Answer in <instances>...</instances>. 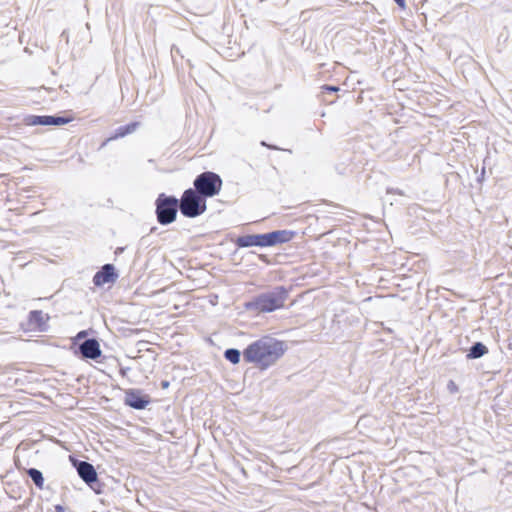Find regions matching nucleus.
Returning <instances> with one entry per match:
<instances>
[{
	"label": "nucleus",
	"mask_w": 512,
	"mask_h": 512,
	"mask_svg": "<svg viewBox=\"0 0 512 512\" xmlns=\"http://www.w3.org/2000/svg\"><path fill=\"white\" fill-rule=\"evenodd\" d=\"M489 352L488 347L481 341L474 342L467 350L466 359H480Z\"/></svg>",
	"instance_id": "ddd939ff"
},
{
	"label": "nucleus",
	"mask_w": 512,
	"mask_h": 512,
	"mask_svg": "<svg viewBox=\"0 0 512 512\" xmlns=\"http://www.w3.org/2000/svg\"><path fill=\"white\" fill-rule=\"evenodd\" d=\"M123 402L134 410H143L151 403V397L141 389L129 388L125 390Z\"/></svg>",
	"instance_id": "9d476101"
},
{
	"label": "nucleus",
	"mask_w": 512,
	"mask_h": 512,
	"mask_svg": "<svg viewBox=\"0 0 512 512\" xmlns=\"http://www.w3.org/2000/svg\"><path fill=\"white\" fill-rule=\"evenodd\" d=\"M335 171L339 175H346L348 172H350V164L346 162H341L335 165Z\"/></svg>",
	"instance_id": "a211bd4d"
},
{
	"label": "nucleus",
	"mask_w": 512,
	"mask_h": 512,
	"mask_svg": "<svg viewBox=\"0 0 512 512\" xmlns=\"http://www.w3.org/2000/svg\"><path fill=\"white\" fill-rule=\"evenodd\" d=\"M26 473L38 489H43L45 480L43 473L39 469L33 467L28 468Z\"/></svg>",
	"instance_id": "2eb2a0df"
},
{
	"label": "nucleus",
	"mask_w": 512,
	"mask_h": 512,
	"mask_svg": "<svg viewBox=\"0 0 512 512\" xmlns=\"http://www.w3.org/2000/svg\"><path fill=\"white\" fill-rule=\"evenodd\" d=\"M485 174H486L485 167H483L482 170H481L480 175L477 177V182L478 183H482L484 181Z\"/></svg>",
	"instance_id": "b1692460"
},
{
	"label": "nucleus",
	"mask_w": 512,
	"mask_h": 512,
	"mask_svg": "<svg viewBox=\"0 0 512 512\" xmlns=\"http://www.w3.org/2000/svg\"><path fill=\"white\" fill-rule=\"evenodd\" d=\"M178 201L180 213L186 218H197L207 210V198L193 187L185 189Z\"/></svg>",
	"instance_id": "20e7f679"
},
{
	"label": "nucleus",
	"mask_w": 512,
	"mask_h": 512,
	"mask_svg": "<svg viewBox=\"0 0 512 512\" xmlns=\"http://www.w3.org/2000/svg\"><path fill=\"white\" fill-rule=\"evenodd\" d=\"M154 204L156 219L160 225L167 226L176 221L180 211V203L176 196L162 192L158 194Z\"/></svg>",
	"instance_id": "39448f33"
},
{
	"label": "nucleus",
	"mask_w": 512,
	"mask_h": 512,
	"mask_svg": "<svg viewBox=\"0 0 512 512\" xmlns=\"http://www.w3.org/2000/svg\"><path fill=\"white\" fill-rule=\"evenodd\" d=\"M289 291L290 289L283 285L274 286L272 289L259 293L246 301L244 308L256 314L274 312L284 307L289 297Z\"/></svg>",
	"instance_id": "f03ea898"
},
{
	"label": "nucleus",
	"mask_w": 512,
	"mask_h": 512,
	"mask_svg": "<svg viewBox=\"0 0 512 512\" xmlns=\"http://www.w3.org/2000/svg\"><path fill=\"white\" fill-rule=\"evenodd\" d=\"M400 8L405 9L406 2L405 0H393Z\"/></svg>",
	"instance_id": "a878e982"
},
{
	"label": "nucleus",
	"mask_w": 512,
	"mask_h": 512,
	"mask_svg": "<svg viewBox=\"0 0 512 512\" xmlns=\"http://www.w3.org/2000/svg\"><path fill=\"white\" fill-rule=\"evenodd\" d=\"M128 370H129V368H128V367H127V368H123V367H122V368H121V370H120L121 375H122V376H125Z\"/></svg>",
	"instance_id": "7c9ffc66"
},
{
	"label": "nucleus",
	"mask_w": 512,
	"mask_h": 512,
	"mask_svg": "<svg viewBox=\"0 0 512 512\" xmlns=\"http://www.w3.org/2000/svg\"><path fill=\"white\" fill-rule=\"evenodd\" d=\"M223 356L231 364L236 365L241 361V356H243V351L241 352L237 348H227L224 351Z\"/></svg>",
	"instance_id": "dca6fc26"
},
{
	"label": "nucleus",
	"mask_w": 512,
	"mask_h": 512,
	"mask_svg": "<svg viewBox=\"0 0 512 512\" xmlns=\"http://www.w3.org/2000/svg\"><path fill=\"white\" fill-rule=\"evenodd\" d=\"M50 315L42 310H31L28 313L27 321L21 326L26 332L46 333L50 329Z\"/></svg>",
	"instance_id": "1a4fd4ad"
},
{
	"label": "nucleus",
	"mask_w": 512,
	"mask_h": 512,
	"mask_svg": "<svg viewBox=\"0 0 512 512\" xmlns=\"http://www.w3.org/2000/svg\"><path fill=\"white\" fill-rule=\"evenodd\" d=\"M30 191H31V189H28V188L22 189L21 192L19 193V197L21 199H29V198H31L32 196L30 195Z\"/></svg>",
	"instance_id": "4be33fe9"
},
{
	"label": "nucleus",
	"mask_w": 512,
	"mask_h": 512,
	"mask_svg": "<svg viewBox=\"0 0 512 512\" xmlns=\"http://www.w3.org/2000/svg\"><path fill=\"white\" fill-rule=\"evenodd\" d=\"M140 126V122L132 121L125 125L117 127L114 131H112L109 135V140H118L122 139L132 133H134Z\"/></svg>",
	"instance_id": "f8f14e48"
},
{
	"label": "nucleus",
	"mask_w": 512,
	"mask_h": 512,
	"mask_svg": "<svg viewBox=\"0 0 512 512\" xmlns=\"http://www.w3.org/2000/svg\"><path fill=\"white\" fill-rule=\"evenodd\" d=\"M287 344L271 336L253 341L243 350V360L261 371L274 365L286 352Z\"/></svg>",
	"instance_id": "f257e3e1"
},
{
	"label": "nucleus",
	"mask_w": 512,
	"mask_h": 512,
	"mask_svg": "<svg viewBox=\"0 0 512 512\" xmlns=\"http://www.w3.org/2000/svg\"><path fill=\"white\" fill-rule=\"evenodd\" d=\"M260 145L263 146V147H266L268 149H272V150H279L280 148L276 145H272V144H268L266 141L262 140L260 142Z\"/></svg>",
	"instance_id": "5701e85b"
},
{
	"label": "nucleus",
	"mask_w": 512,
	"mask_h": 512,
	"mask_svg": "<svg viewBox=\"0 0 512 512\" xmlns=\"http://www.w3.org/2000/svg\"><path fill=\"white\" fill-rule=\"evenodd\" d=\"M222 186L221 176L213 171H203L193 180V188L207 199L219 195Z\"/></svg>",
	"instance_id": "423d86ee"
},
{
	"label": "nucleus",
	"mask_w": 512,
	"mask_h": 512,
	"mask_svg": "<svg viewBox=\"0 0 512 512\" xmlns=\"http://www.w3.org/2000/svg\"><path fill=\"white\" fill-rule=\"evenodd\" d=\"M74 354L76 356H80L82 359L94 360L98 362H102L101 360H99L100 358H106L105 356L102 355L100 342L95 337L86 338L82 342H80L77 345V348H75Z\"/></svg>",
	"instance_id": "6e6552de"
},
{
	"label": "nucleus",
	"mask_w": 512,
	"mask_h": 512,
	"mask_svg": "<svg viewBox=\"0 0 512 512\" xmlns=\"http://www.w3.org/2000/svg\"><path fill=\"white\" fill-rule=\"evenodd\" d=\"M88 335V331L87 330H81L79 331L76 336L73 338L72 340V344L73 346H76L77 345V342L79 340H84L86 339V336Z\"/></svg>",
	"instance_id": "6ab92c4d"
},
{
	"label": "nucleus",
	"mask_w": 512,
	"mask_h": 512,
	"mask_svg": "<svg viewBox=\"0 0 512 512\" xmlns=\"http://www.w3.org/2000/svg\"><path fill=\"white\" fill-rule=\"evenodd\" d=\"M295 235L296 232L292 230H273L267 233L241 235L235 239L234 243L238 248L273 247L290 242Z\"/></svg>",
	"instance_id": "7ed1b4c3"
},
{
	"label": "nucleus",
	"mask_w": 512,
	"mask_h": 512,
	"mask_svg": "<svg viewBox=\"0 0 512 512\" xmlns=\"http://www.w3.org/2000/svg\"><path fill=\"white\" fill-rule=\"evenodd\" d=\"M124 251V248L123 247H117L116 250H115V254L116 255H119L120 253H122Z\"/></svg>",
	"instance_id": "c756f323"
},
{
	"label": "nucleus",
	"mask_w": 512,
	"mask_h": 512,
	"mask_svg": "<svg viewBox=\"0 0 512 512\" xmlns=\"http://www.w3.org/2000/svg\"><path fill=\"white\" fill-rule=\"evenodd\" d=\"M49 115H26L23 122L27 126H48Z\"/></svg>",
	"instance_id": "4468645a"
},
{
	"label": "nucleus",
	"mask_w": 512,
	"mask_h": 512,
	"mask_svg": "<svg viewBox=\"0 0 512 512\" xmlns=\"http://www.w3.org/2000/svg\"><path fill=\"white\" fill-rule=\"evenodd\" d=\"M111 141H112V140H109V136H108V137H107V138H106V139H105V140L100 144V146H99L98 150H101V149H103L104 147H106V146H107V144H108L109 142H111Z\"/></svg>",
	"instance_id": "cd10ccee"
},
{
	"label": "nucleus",
	"mask_w": 512,
	"mask_h": 512,
	"mask_svg": "<svg viewBox=\"0 0 512 512\" xmlns=\"http://www.w3.org/2000/svg\"><path fill=\"white\" fill-rule=\"evenodd\" d=\"M322 90L323 92H327V93H335V92H338L339 91V87L338 86H335V85H323L322 86Z\"/></svg>",
	"instance_id": "412c9836"
},
{
	"label": "nucleus",
	"mask_w": 512,
	"mask_h": 512,
	"mask_svg": "<svg viewBox=\"0 0 512 512\" xmlns=\"http://www.w3.org/2000/svg\"><path fill=\"white\" fill-rule=\"evenodd\" d=\"M54 508H55V512H66L65 507L63 505H61V504L55 505Z\"/></svg>",
	"instance_id": "bb28decb"
},
{
	"label": "nucleus",
	"mask_w": 512,
	"mask_h": 512,
	"mask_svg": "<svg viewBox=\"0 0 512 512\" xmlns=\"http://www.w3.org/2000/svg\"><path fill=\"white\" fill-rule=\"evenodd\" d=\"M447 390L451 394H454V393H457L459 391V387H458V385L453 380H449L448 383H447Z\"/></svg>",
	"instance_id": "aec40b11"
},
{
	"label": "nucleus",
	"mask_w": 512,
	"mask_h": 512,
	"mask_svg": "<svg viewBox=\"0 0 512 512\" xmlns=\"http://www.w3.org/2000/svg\"><path fill=\"white\" fill-rule=\"evenodd\" d=\"M169 385H170V382L167 380H162L161 384H160L162 389H167L169 387Z\"/></svg>",
	"instance_id": "c85d7f7f"
},
{
	"label": "nucleus",
	"mask_w": 512,
	"mask_h": 512,
	"mask_svg": "<svg viewBox=\"0 0 512 512\" xmlns=\"http://www.w3.org/2000/svg\"><path fill=\"white\" fill-rule=\"evenodd\" d=\"M387 193L388 194L395 193V194L403 195V192L398 188H387Z\"/></svg>",
	"instance_id": "393cba45"
},
{
	"label": "nucleus",
	"mask_w": 512,
	"mask_h": 512,
	"mask_svg": "<svg viewBox=\"0 0 512 512\" xmlns=\"http://www.w3.org/2000/svg\"><path fill=\"white\" fill-rule=\"evenodd\" d=\"M119 277L115 266L111 263L104 264L93 276L92 282L96 287L113 284Z\"/></svg>",
	"instance_id": "9b49d317"
},
{
	"label": "nucleus",
	"mask_w": 512,
	"mask_h": 512,
	"mask_svg": "<svg viewBox=\"0 0 512 512\" xmlns=\"http://www.w3.org/2000/svg\"><path fill=\"white\" fill-rule=\"evenodd\" d=\"M72 119V117L60 114L49 115L48 126H63L70 123Z\"/></svg>",
	"instance_id": "f3484780"
},
{
	"label": "nucleus",
	"mask_w": 512,
	"mask_h": 512,
	"mask_svg": "<svg viewBox=\"0 0 512 512\" xmlns=\"http://www.w3.org/2000/svg\"><path fill=\"white\" fill-rule=\"evenodd\" d=\"M70 462L76 469L78 476L90 489H92L96 494L103 493L104 484L99 480L97 471L93 464L85 460H79L74 456H70Z\"/></svg>",
	"instance_id": "0eeeda50"
}]
</instances>
